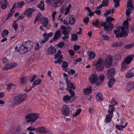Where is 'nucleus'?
<instances>
[{
  "label": "nucleus",
  "mask_w": 134,
  "mask_h": 134,
  "mask_svg": "<svg viewBox=\"0 0 134 134\" xmlns=\"http://www.w3.org/2000/svg\"><path fill=\"white\" fill-rule=\"evenodd\" d=\"M131 19V18H129V16H127V20L123 22L122 26L119 30H114V32L117 37L127 36L128 32V23L127 21H130Z\"/></svg>",
  "instance_id": "1"
},
{
  "label": "nucleus",
  "mask_w": 134,
  "mask_h": 134,
  "mask_svg": "<svg viewBox=\"0 0 134 134\" xmlns=\"http://www.w3.org/2000/svg\"><path fill=\"white\" fill-rule=\"evenodd\" d=\"M39 115L36 113H31L27 114L25 117L26 122H34L37 119Z\"/></svg>",
  "instance_id": "2"
},
{
  "label": "nucleus",
  "mask_w": 134,
  "mask_h": 134,
  "mask_svg": "<svg viewBox=\"0 0 134 134\" xmlns=\"http://www.w3.org/2000/svg\"><path fill=\"white\" fill-rule=\"evenodd\" d=\"M105 61L102 58L100 59L97 60V63L96 64H93L94 66H96V69L98 71H100L102 70L104 68Z\"/></svg>",
  "instance_id": "3"
},
{
  "label": "nucleus",
  "mask_w": 134,
  "mask_h": 134,
  "mask_svg": "<svg viewBox=\"0 0 134 134\" xmlns=\"http://www.w3.org/2000/svg\"><path fill=\"white\" fill-rule=\"evenodd\" d=\"M69 107L67 105H64L62 107L61 113L64 116H69L70 113Z\"/></svg>",
  "instance_id": "4"
},
{
  "label": "nucleus",
  "mask_w": 134,
  "mask_h": 134,
  "mask_svg": "<svg viewBox=\"0 0 134 134\" xmlns=\"http://www.w3.org/2000/svg\"><path fill=\"white\" fill-rule=\"evenodd\" d=\"M35 130L40 133L51 134L50 129L44 127H39L36 129Z\"/></svg>",
  "instance_id": "5"
},
{
  "label": "nucleus",
  "mask_w": 134,
  "mask_h": 134,
  "mask_svg": "<svg viewBox=\"0 0 134 134\" xmlns=\"http://www.w3.org/2000/svg\"><path fill=\"white\" fill-rule=\"evenodd\" d=\"M15 49L16 51L18 50L19 52L21 54H24L28 52L26 47L24 45L23 43L22 45L19 46L18 49L17 47H16Z\"/></svg>",
  "instance_id": "6"
},
{
  "label": "nucleus",
  "mask_w": 134,
  "mask_h": 134,
  "mask_svg": "<svg viewBox=\"0 0 134 134\" xmlns=\"http://www.w3.org/2000/svg\"><path fill=\"white\" fill-rule=\"evenodd\" d=\"M134 88V81H130L127 83L125 86L126 91L129 92Z\"/></svg>",
  "instance_id": "7"
},
{
  "label": "nucleus",
  "mask_w": 134,
  "mask_h": 134,
  "mask_svg": "<svg viewBox=\"0 0 134 134\" xmlns=\"http://www.w3.org/2000/svg\"><path fill=\"white\" fill-rule=\"evenodd\" d=\"M90 83L92 84H94L98 82V76L96 74H91L89 78Z\"/></svg>",
  "instance_id": "8"
},
{
  "label": "nucleus",
  "mask_w": 134,
  "mask_h": 134,
  "mask_svg": "<svg viewBox=\"0 0 134 134\" xmlns=\"http://www.w3.org/2000/svg\"><path fill=\"white\" fill-rule=\"evenodd\" d=\"M24 99V97L22 95H19L15 97L14 99L15 105H18L20 104Z\"/></svg>",
  "instance_id": "9"
},
{
  "label": "nucleus",
  "mask_w": 134,
  "mask_h": 134,
  "mask_svg": "<svg viewBox=\"0 0 134 134\" xmlns=\"http://www.w3.org/2000/svg\"><path fill=\"white\" fill-rule=\"evenodd\" d=\"M23 43L24 46L26 47L28 52L30 51L32 49L34 43L32 41H28L24 42Z\"/></svg>",
  "instance_id": "10"
},
{
  "label": "nucleus",
  "mask_w": 134,
  "mask_h": 134,
  "mask_svg": "<svg viewBox=\"0 0 134 134\" xmlns=\"http://www.w3.org/2000/svg\"><path fill=\"white\" fill-rule=\"evenodd\" d=\"M61 31L60 29L57 31L55 34L53 38L50 41V42L52 43L59 39L61 36Z\"/></svg>",
  "instance_id": "11"
},
{
  "label": "nucleus",
  "mask_w": 134,
  "mask_h": 134,
  "mask_svg": "<svg viewBox=\"0 0 134 134\" xmlns=\"http://www.w3.org/2000/svg\"><path fill=\"white\" fill-rule=\"evenodd\" d=\"M116 72L115 69L114 68H110L107 71V75L108 79L114 78V76Z\"/></svg>",
  "instance_id": "12"
},
{
  "label": "nucleus",
  "mask_w": 134,
  "mask_h": 134,
  "mask_svg": "<svg viewBox=\"0 0 134 134\" xmlns=\"http://www.w3.org/2000/svg\"><path fill=\"white\" fill-rule=\"evenodd\" d=\"M100 25L101 26H104L105 29L107 31L111 29L113 27V25L111 23H107L103 22L101 23Z\"/></svg>",
  "instance_id": "13"
},
{
  "label": "nucleus",
  "mask_w": 134,
  "mask_h": 134,
  "mask_svg": "<svg viewBox=\"0 0 134 134\" xmlns=\"http://www.w3.org/2000/svg\"><path fill=\"white\" fill-rule=\"evenodd\" d=\"M112 61V57L110 55L108 56L106 59L105 63V64L107 67L108 68L111 66Z\"/></svg>",
  "instance_id": "14"
},
{
  "label": "nucleus",
  "mask_w": 134,
  "mask_h": 134,
  "mask_svg": "<svg viewBox=\"0 0 134 134\" xmlns=\"http://www.w3.org/2000/svg\"><path fill=\"white\" fill-rule=\"evenodd\" d=\"M17 65V64L15 63L7 64L5 65L3 69L4 70L10 69L16 66Z\"/></svg>",
  "instance_id": "15"
},
{
  "label": "nucleus",
  "mask_w": 134,
  "mask_h": 134,
  "mask_svg": "<svg viewBox=\"0 0 134 134\" xmlns=\"http://www.w3.org/2000/svg\"><path fill=\"white\" fill-rule=\"evenodd\" d=\"M35 10V9H31L30 8H29L24 12V14L28 17H30L32 16V13Z\"/></svg>",
  "instance_id": "16"
},
{
  "label": "nucleus",
  "mask_w": 134,
  "mask_h": 134,
  "mask_svg": "<svg viewBox=\"0 0 134 134\" xmlns=\"http://www.w3.org/2000/svg\"><path fill=\"white\" fill-rule=\"evenodd\" d=\"M56 51L55 48L52 46H50L47 51L46 53L48 54H53L56 52Z\"/></svg>",
  "instance_id": "17"
},
{
  "label": "nucleus",
  "mask_w": 134,
  "mask_h": 134,
  "mask_svg": "<svg viewBox=\"0 0 134 134\" xmlns=\"http://www.w3.org/2000/svg\"><path fill=\"white\" fill-rule=\"evenodd\" d=\"M134 57L133 55H130L127 57L125 60L123 61V62L129 64L132 61Z\"/></svg>",
  "instance_id": "18"
},
{
  "label": "nucleus",
  "mask_w": 134,
  "mask_h": 134,
  "mask_svg": "<svg viewBox=\"0 0 134 134\" xmlns=\"http://www.w3.org/2000/svg\"><path fill=\"white\" fill-rule=\"evenodd\" d=\"M99 77V80H98V81H99V82L98 83V82H97L96 84V85L97 86L100 85L103 82L104 79V75L103 74L100 75Z\"/></svg>",
  "instance_id": "19"
},
{
  "label": "nucleus",
  "mask_w": 134,
  "mask_h": 134,
  "mask_svg": "<svg viewBox=\"0 0 134 134\" xmlns=\"http://www.w3.org/2000/svg\"><path fill=\"white\" fill-rule=\"evenodd\" d=\"M96 98L97 100L99 102H102L104 99L103 95L100 93H98L97 94Z\"/></svg>",
  "instance_id": "20"
},
{
  "label": "nucleus",
  "mask_w": 134,
  "mask_h": 134,
  "mask_svg": "<svg viewBox=\"0 0 134 134\" xmlns=\"http://www.w3.org/2000/svg\"><path fill=\"white\" fill-rule=\"evenodd\" d=\"M40 21L42 24L44 25L45 26H46L48 23V20L46 17H42L40 19Z\"/></svg>",
  "instance_id": "21"
},
{
  "label": "nucleus",
  "mask_w": 134,
  "mask_h": 134,
  "mask_svg": "<svg viewBox=\"0 0 134 134\" xmlns=\"http://www.w3.org/2000/svg\"><path fill=\"white\" fill-rule=\"evenodd\" d=\"M92 88L91 86H89L86 88L84 89L83 90V93L86 94L88 95L91 92Z\"/></svg>",
  "instance_id": "22"
},
{
  "label": "nucleus",
  "mask_w": 134,
  "mask_h": 134,
  "mask_svg": "<svg viewBox=\"0 0 134 134\" xmlns=\"http://www.w3.org/2000/svg\"><path fill=\"white\" fill-rule=\"evenodd\" d=\"M60 28L62 31V33L64 35H66L69 33V31L66 27L62 26H61Z\"/></svg>",
  "instance_id": "23"
},
{
  "label": "nucleus",
  "mask_w": 134,
  "mask_h": 134,
  "mask_svg": "<svg viewBox=\"0 0 134 134\" xmlns=\"http://www.w3.org/2000/svg\"><path fill=\"white\" fill-rule=\"evenodd\" d=\"M66 83L67 84L68 86L67 88H69L73 89H75V86H74L72 83H71L69 82V81L68 80V78L66 79Z\"/></svg>",
  "instance_id": "24"
},
{
  "label": "nucleus",
  "mask_w": 134,
  "mask_h": 134,
  "mask_svg": "<svg viewBox=\"0 0 134 134\" xmlns=\"http://www.w3.org/2000/svg\"><path fill=\"white\" fill-rule=\"evenodd\" d=\"M109 80L108 82V86L109 87H111L114 84L115 81V80L114 78L111 79H108Z\"/></svg>",
  "instance_id": "25"
},
{
  "label": "nucleus",
  "mask_w": 134,
  "mask_h": 134,
  "mask_svg": "<svg viewBox=\"0 0 134 134\" xmlns=\"http://www.w3.org/2000/svg\"><path fill=\"white\" fill-rule=\"evenodd\" d=\"M129 64L123 61L121 64V70H124L128 68L129 66Z\"/></svg>",
  "instance_id": "26"
},
{
  "label": "nucleus",
  "mask_w": 134,
  "mask_h": 134,
  "mask_svg": "<svg viewBox=\"0 0 134 134\" xmlns=\"http://www.w3.org/2000/svg\"><path fill=\"white\" fill-rule=\"evenodd\" d=\"M126 78H130L134 76V71L128 72L125 75Z\"/></svg>",
  "instance_id": "27"
},
{
  "label": "nucleus",
  "mask_w": 134,
  "mask_h": 134,
  "mask_svg": "<svg viewBox=\"0 0 134 134\" xmlns=\"http://www.w3.org/2000/svg\"><path fill=\"white\" fill-rule=\"evenodd\" d=\"M112 116L110 115H106L105 121V123H109L111 120Z\"/></svg>",
  "instance_id": "28"
},
{
  "label": "nucleus",
  "mask_w": 134,
  "mask_h": 134,
  "mask_svg": "<svg viewBox=\"0 0 134 134\" xmlns=\"http://www.w3.org/2000/svg\"><path fill=\"white\" fill-rule=\"evenodd\" d=\"M62 66L64 71H67L68 69V63L65 62H63Z\"/></svg>",
  "instance_id": "29"
},
{
  "label": "nucleus",
  "mask_w": 134,
  "mask_h": 134,
  "mask_svg": "<svg viewBox=\"0 0 134 134\" xmlns=\"http://www.w3.org/2000/svg\"><path fill=\"white\" fill-rule=\"evenodd\" d=\"M24 4V3L23 1H21L17 3L14 4L13 7V8H14L16 7H18L20 8Z\"/></svg>",
  "instance_id": "30"
},
{
  "label": "nucleus",
  "mask_w": 134,
  "mask_h": 134,
  "mask_svg": "<svg viewBox=\"0 0 134 134\" xmlns=\"http://www.w3.org/2000/svg\"><path fill=\"white\" fill-rule=\"evenodd\" d=\"M71 97L68 95L64 96L63 98L64 101L66 103H68L71 99Z\"/></svg>",
  "instance_id": "31"
},
{
  "label": "nucleus",
  "mask_w": 134,
  "mask_h": 134,
  "mask_svg": "<svg viewBox=\"0 0 134 134\" xmlns=\"http://www.w3.org/2000/svg\"><path fill=\"white\" fill-rule=\"evenodd\" d=\"M127 125V123L126 122L125 123V126H122V125H116L115 127L118 130H122Z\"/></svg>",
  "instance_id": "32"
},
{
  "label": "nucleus",
  "mask_w": 134,
  "mask_h": 134,
  "mask_svg": "<svg viewBox=\"0 0 134 134\" xmlns=\"http://www.w3.org/2000/svg\"><path fill=\"white\" fill-rule=\"evenodd\" d=\"M42 82V80L40 79H38L35 81L32 84V87H34L36 85H38Z\"/></svg>",
  "instance_id": "33"
},
{
  "label": "nucleus",
  "mask_w": 134,
  "mask_h": 134,
  "mask_svg": "<svg viewBox=\"0 0 134 134\" xmlns=\"http://www.w3.org/2000/svg\"><path fill=\"white\" fill-rule=\"evenodd\" d=\"M37 7L42 10H44V2L42 1H41L40 3L37 5Z\"/></svg>",
  "instance_id": "34"
},
{
  "label": "nucleus",
  "mask_w": 134,
  "mask_h": 134,
  "mask_svg": "<svg viewBox=\"0 0 134 134\" xmlns=\"http://www.w3.org/2000/svg\"><path fill=\"white\" fill-rule=\"evenodd\" d=\"M75 21V19L73 15L70 16L69 18V23L71 24H74Z\"/></svg>",
  "instance_id": "35"
},
{
  "label": "nucleus",
  "mask_w": 134,
  "mask_h": 134,
  "mask_svg": "<svg viewBox=\"0 0 134 134\" xmlns=\"http://www.w3.org/2000/svg\"><path fill=\"white\" fill-rule=\"evenodd\" d=\"M61 51L60 50H58V51L57 53L54 56V58L55 59H57L59 57L60 59L62 58L63 57L62 55H60L61 54Z\"/></svg>",
  "instance_id": "36"
},
{
  "label": "nucleus",
  "mask_w": 134,
  "mask_h": 134,
  "mask_svg": "<svg viewBox=\"0 0 134 134\" xmlns=\"http://www.w3.org/2000/svg\"><path fill=\"white\" fill-rule=\"evenodd\" d=\"M6 105L9 107H12L15 105V103L13 100H9L7 103Z\"/></svg>",
  "instance_id": "37"
},
{
  "label": "nucleus",
  "mask_w": 134,
  "mask_h": 134,
  "mask_svg": "<svg viewBox=\"0 0 134 134\" xmlns=\"http://www.w3.org/2000/svg\"><path fill=\"white\" fill-rule=\"evenodd\" d=\"M114 110V108L112 105H110L109 107L108 113L109 114H113Z\"/></svg>",
  "instance_id": "38"
},
{
  "label": "nucleus",
  "mask_w": 134,
  "mask_h": 134,
  "mask_svg": "<svg viewBox=\"0 0 134 134\" xmlns=\"http://www.w3.org/2000/svg\"><path fill=\"white\" fill-rule=\"evenodd\" d=\"M88 56V59L91 60L94 58L95 57V55L94 52H90L89 53Z\"/></svg>",
  "instance_id": "39"
},
{
  "label": "nucleus",
  "mask_w": 134,
  "mask_h": 134,
  "mask_svg": "<svg viewBox=\"0 0 134 134\" xmlns=\"http://www.w3.org/2000/svg\"><path fill=\"white\" fill-rule=\"evenodd\" d=\"M9 33L8 31L6 29L4 30L2 33V36L3 38H5L8 35Z\"/></svg>",
  "instance_id": "40"
},
{
  "label": "nucleus",
  "mask_w": 134,
  "mask_h": 134,
  "mask_svg": "<svg viewBox=\"0 0 134 134\" xmlns=\"http://www.w3.org/2000/svg\"><path fill=\"white\" fill-rule=\"evenodd\" d=\"M132 0H129L127 3V8H130L134 9V7L132 4Z\"/></svg>",
  "instance_id": "41"
},
{
  "label": "nucleus",
  "mask_w": 134,
  "mask_h": 134,
  "mask_svg": "<svg viewBox=\"0 0 134 134\" xmlns=\"http://www.w3.org/2000/svg\"><path fill=\"white\" fill-rule=\"evenodd\" d=\"M53 35V33L52 32H51L47 34L46 33H45L42 35L43 37H45L49 39V37H51Z\"/></svg>",
  "instance_id": "42"
},
{
  "label": "nucleus",
  "mask_w": 134,
  "mask_h": 134,
  "mask_svg": "<svg viewBox=\"0 0 134 134\" xmlns=\"http://www.w3.org/2000/svg\"><path fill=\"white\" fill-rule=\"evenodd\" d=\"M77 35L76 34H72L71 35V40L72 41H76L77 40Z\"/></svg>",
  "instance_id": "43"
},
{
  "label": "nucleus",
  "mask_w": 134,
  "mask_h": 134,
  "mask_svg": "<svg viewBox=\"0 0 134 134\" xmlns=\"http://www.w3.org/2000/svg\"><path fill=\"white\" fill-rule=\"evenodd\" d=\"M109 4V0H103L102 4V5L103 7L108 5Z\"/></svg>",
  "instance_id": "44"
},
{
  "label": "nucleus",
  "mask_w": 134,
  "mask_h": 134,
  "mask_svg": "<svg viewBox=\"0 0 134 134\" xmlns=\"http://www.w3.org/2000/svg\"><path fill=\"white\" fill-rule=\"evenodd\" d=\"M103 33L101 32L100 33V35L101 36L104 40H108L109 39V37L107 35H104L102 34Z\"/></svg>",
  "instance_id": "45"
},
{
  "label": "nucleus",
  "mask_w": 134,
  "mask_h": 134,
  "mask_svg": "<svg viewBox=\"0 0 134 134\" xmlns=\"http://www.w3.org/2000/svg\"><path fill=\"white\" fill-rule=\"evenodd\" d=\"M16 21H14L13 22L12 27L15 30H16L18 28V24L16 23Z\"/></svg>",
  "instance_id": "46"
},
{
  "label": "nucleus",
  "mask_w": 134,
  "mask_h": 134,
  "mask_svg": "<svg viewBox=\"0 0 134 134\" xmlns=\"http://www.w3.org/2000/svg\"><path fill=\"white\" fill-rule=\"evenodd\" d=\"M81 111V109H77L75 113L73 114V116L75 117L77 116L80 113Z\"/></svg>",
  "instance_id": "47"
},
{
  "label": "nucleus",
  "mask_w": 134,
  "mask_h": 134,
  "mask_svg": "<svg viewBox=\"0 0 134 134\" xmlns=\"http://www.w3.org/2000/svg\"><path fill=\"white\" fill-rule=\"evenodd\" d=\"M71 7L72 5L70 4L69 5V6L67 8H66V11L65 13V15H66L69 13L70 12V9L71 8Z\"/></svg>",
  "instance_id": "48"
},
{
  "label": "nucleus",
  "mask_w": 134,
  "mask_h": 134,
  "mask_svg": "<svg viewBox=\"0 0 134 134\" xmlns=\"http://www.w3.org/2000/svg\"><path fill=\"white\" fill-rule=\"evenodd\" d=\"M85 9L87 10L88 12H89V15L90 17L92 16H93L94 15V12H91V9L88 7H87L85 8Z\"/></svg>",
  "instance_id": "49"
},
{
  "label": "nucleus",
  "mask_w": 134,
  "mask_h": 134,
  "mask_svg": "<svg viewBox=\"0 0 134 134\" xmlns=\"http://www.w3.org/2000/svg\"><path fill=\"white\" fill-rule=\"evenodd\" d=\"M114 59L117 61L120 60L121 59V56L120 55L117 54L115 55L114 57Z\"/></svg>",
  "instance_id": "50"
},
{
  "label": "nucleus",
  "mask_w": 134,
  "mask_h": 134,
  "mask_svg": "<svg viewBox=\"0 0 134 134\" xmlns=\"http://www.w3.org/2000/svg\"><path fill=\"white\" fill-rule=\"evenodd\" d=\"M20 81L21 84H23L25 83L26 81V78L25 77H21L20 79Z\"/></svg>",
  "instance_id": "51"
},
{
  "label": "nucleus",
  "mask_w": 134,
  "mask_h": 134,
  "mask_svg": "<svg viewBox=\"0 0 134 134\" xmlns=\"http://www.w3.org/2000/svg\"><path fill=\"white\" fill-rule=\"evenodd\" d=\"M99 21L97 19H96L95 21H93L92 24L94 26L96 27L99 24Z\"/></svg>",
  "instance_id": "52"
},
{
  "label": "nucleus",
  "mask_w": 134,
  "mask_h": 134,
  "mask_svg": "<svg viewBox=\"0 0 134 134\" xmlns=\"http://www.w3.org/2000/svg\"><path fill=\"white\" fill-rule=\"evenodd\" d=\"M57 12L55 11H54L52 12V16L53 21H55V17L56 15Z\"/></svg>",
  "instance_id": "53"
},
{
  "label": "nucleus",
  "mask_w": 134,
  "mask_h": 134,
  "mask_svg": "<svg viewBox=\"0 0 134 134\" xmlns=\"http://www.w3.org/2000/svg\"><path fill=\"white\" fill-rule=\"evenodd\" d=\"M114 2L115 3V7H117L119 6V2L121 0H113Z\"/></svg>",
  "instance_id": "54"
},
{
  "label": "nucleus",
  "mask_w": 134,
  "mask_h": 134,
  "mask_svg": "<svg viewBox=\"0 0 134 134\" xmlns=\"http://www.w3.org/2000/svg\"><path fill=\"white\" fill-rule=\"evenodd\" d=\"M114 19L111 17H108L107 18L106 21L107 22L109 23H111V21H112L114 20Z\"/></svg>",
  "instance_id": "55"
},
{
  "label": "nucleus",
  "mask_w": 134,
  "mask_h": 134,
  "mask_svg": "<svg viewBox=\"0 0 134 134\" xmlns=\"http://www.w3.org/2000/svg\"><path fill=\"white\" fill-rule=\"evenodd\" d=\"M15 130L19 132L20 133V132L22 131V129L21 126L20 125H18L16 127Z\"/></svg>",
  "instance_id": "56"
},
{
  "label": "nucleus",
  "mask_w": 134,
  "mask_h": 134,
  "mask_svg": "<svg viewBox=\"0 0 134 134\" xmlns=\"http://www.w3.org/2000/svg\"><path fill=\"white\" fill-rule=\"evenodd\" d=\"M66 90L69 91L70 93L71 96L73 97H74L75 96V94L69 88H66Z\"/></svg>",
  "instance_id": "57"
},
{
  "label": "nucleus",
  "mask_w": 134,
  "mask_h": 134,
  "mask_svg": "<svg viewBox=\"0 0 134 134\" xmlns=\"http://www.w3.org/2000/svg\"><path fill=\"white\" fill-rule=\"evenodd\" d=\"M132 9H130L129 8H127V10L126 12V14L127 16H128L130 15Z\"/></svg>",
  "instance_id": "58"
},
{
  "label": "nucleus",
  "mask_w": 134,
  "mask_h": 134,
  "mask_svg": "<svg viewBox=\"0 0 134 134\" xmlns=\"http://www.w3.org/2000/svg\"><path fill=\"white\" fill-rule=\"evenodd\" d=\"M83 21L86 25L87 24L89 21V17H85L83 20Z\"/></svg>",
  "instance_id": "59"
},
{
  "label": "nucleus",
  "mask_w": 134,
  "mask_h": 134,
  "mask_svg": "<svg viewBox=\"0 0 134 134\" xmlns=\"http://www.w3.org/2000/svg\"><path fill=\"white\" fill-rule=\"evenodd\" d=\"M111 10L109 9L107 10L105 12V13L104 14V15L105 17L107 16L108 15H109L111 13Z\"/></svg>",
  "instance_id": "60"
},
{
  "label": "nucleus",
  "mask_w": 134,
  "mask_h": 134,
  "mask_svg": "<svg viewBox=\"0 0 134 134\" xmlns=\"http://www.w3.org/2000/svg\"><path fill=\"white\" fill-rule=\"evenodd\" d=\"M123 44L120 42L118 43H115L113 44V46L114 47H118L122 45Z\"/></svg>",
  "instance_id": "61"
},
{
  "label": "nucleus",
  "mask_w": 134,
  "mask_h": 134,
  "mask_svg": "<svg viewBox=\"0 0 134 134\" xmlns=\"http://www.w3.org/2000/svg\"><path fill=\"white\" fill-rule=\"evenodd\" d=\"M65 10H66V6L65 5H63L61 7L60 10L61 12L63 13L65 12Z\"/></svg>",
  "instance_id": "62"
},
{
  "label": "nucleus",
  "mask_w": 134,
  "mask_h": 134,
  "mask_svg": "<svg viewBox=\"0 0 134 134\" xmlns=\"http://www.w3.org/2000/svg\"><path fill=\"white\" fill-rule=\"evenodd\" d=\"M134 46V44H130L126 45L125 46V48H130Z\"/></svg>",
  "instance_id": "63"
},
{
  "label": "nucleus",
  "mask_w": 134,
  "mask_h": 134,
  "mask_svg": "<svg viewBox=\"0 0 134 134\" xmlns=\"http://www.w3.org/2000/svg\"><path fill=\"white\" fill-rule=\"evenodd\" d=\"M8 4L7 3H6L4 4H2L1 5V7L2 8L5 9L6 8Z\"/></svg>",
  "instance_id": "64"
}]
</instances>
